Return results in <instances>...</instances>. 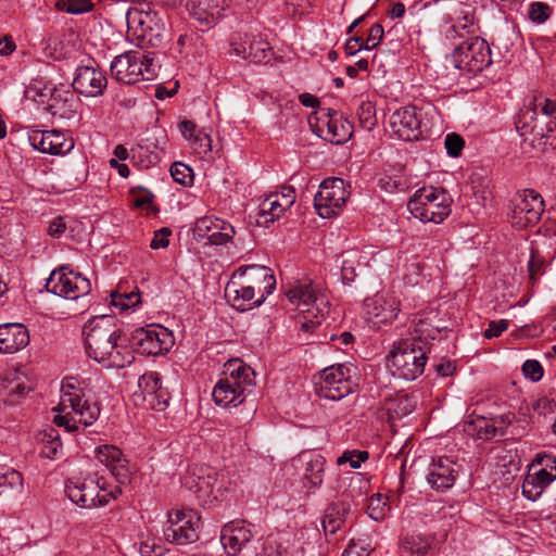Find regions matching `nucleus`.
Segmentation results:
<instances>
[{"label": "nucleus", "instance_id": "1", "mask_svg": "<svg viewBox=\"0 0 556 556\" xmlns=\"http://www.w3.org/2000/svg\"><path fill=\"white\" fill-rule=\"evenodd\" d=\"M83 332L87 353L96 362L116 368H123L132 362L134 357L121 342V332L112 317H93L85 324Z\"/></svg>", "mask_w": 556, "mask_h": 556}, {"label": "nucleus", "instance_id": "2", "mask_svg": "<svg viewBox=\"0 0 556 556\" xmlns=\"http://www.w3.org/2000/svg\"><path fill=\"white\" fill-rule=\"evenodd\" d=\"M470 27H472L471 20L464 16V22L459 21L451 25L445 36L450 40L463 39L462 42L456 43L451 54L453 65L459 71L478 73L491 64V50L484 39L468 36L471 33Z\"/></svg>", "mask_w": 556, "mask_h": 556}, {"label": "nucleus", "instance_id": "3", "mask_svg": "<svg viewBox=\"0 0 556 556\" xmlns=\"http://www.w3.org/2000/svg\"><path fill=\"white\" fill-rule=\"evenodd\" d=\"M72 381L73 378H66L63 381L60 402L53 409L56 412L53 422L59 427H64L68 432L77 431L78 424L85 428L92 425L100 415L98 404L90 403L86 399L84 390Z\"/></svg>", "mask_w": 556, "mask_h": 556}, {"label": "nucleus", "instance_id": "4", "mask_svg": "<svg viewBox=\"0 0 556 556\" xmlns=\"http://www.w3.org/2000/svg\"><path fill=\"white\" fill-rule=\"evenodd\" d=\"M255 386V372L240 359L225 364L224 377L215 384L212 396L220 407L238 406Z\"/></svg>", "mask_w": 556, "mask_h": 556}, {"label": "nucleus", "instance_id": "5", "mask_svg": "<svg viewBox=\"0 0 556 556\" xmlns=\"http://www.w3.org/2000/svg\"><path fill=\"white\" fill-rule=\"evenodd\" d=\"M127 28L128 35L137 41V46L156 47L162 42L165 23L159 13L147 4L128 11Z\"/></svg>", "mask_w": 556, "mask_h": 556}, {"label": "nucleus", "instance_id": "6", "mask_svg": "<svg viewBox=\"0 0 556 556\" xmlns=\"http://www.w3.org/2000/svg\"><path fill=\"white\" fill-rule=\"evenodd\" d=\"M412 215L422 223H442L451 213L448 197L442 189H418L407 203Z\"/></svg>", "mask_w": 556, "mask_h": 556}, {"label": "nucleus", "instance_id": "7", "mask_svg": "<svg viewBox=\"0 0 556 556\" xmlns=\"http://www.w3.org/2000/svg\"><path fill=\"white\" fill-rule=\"evenodd\" d=\"M68 498L83 508H93L108 505L121 493L119 486L109 490L103 478L97 475L89 476L84 480L70 481L65 486Z\"/></svg>", "mask_w": 556, "mask_h": 556}, {"label": "nucleus", "instance_id": "8", "mask_svg": "<svg viewBox=\"0 0 556 556\" xmlns=\"http://www.w3.org/2000/svg\"><path fill=\"white\" fill-rule=\"evenodd\" d=\"M426 361V350L419 343L404 341L391 351L388 366L393 376L412 381L424 372Z\"/></svg>", "mask_w": 556, "mask_h": 556}, {"label": "nucleus", "instance_id": "9", "mask_svg": "<svg viewBox=\"0 0 556 556\" xmlns=\"http://www.w3.org/2000/svg\"><path fill=\"white\" fill-rule=\"evenodd\" d=\"M110 70L113 78L127 85L135 84L141 78L152 79L155 75L153 59L134 50L115 56Z\"/></svg>", "mask_w": 556, "mask_h": 556}, {"label": "nucleus", "instance_id": "10", "mask_svg": "<svg viewBox=\"0 0 556 556\" xmlns=\"http://www.w3.org/2000/svg\"><path fill=\"white\" fill-rule=\"evenodd\" d=\"M227 483L225 476L214 469L194 470L184 478V485L195 495L199 504L204 507L212 506L223 498Z\"/></svg>", "mask_w": 556, "mask_h": 556}, {"label": "nucleus", "instance_id": "11", "mask_svg": "<svg viewBox=\"0 0 556 556\" xmlns=\"http://www.w3.org/2000/svg\"><path fill=\"white\" fill-rule=\"evenodd\" d=\"M339 319L340 312L331 307L328 295L324 291L315 290V334L319 338L320 344H325L327 340L333 341L338 338ZM339 339L348 345L353 341V334L344 331L339 336Z\"/></svg>", "mask_w": 556, "mask_h": 556}, {"label": "nucleus", "instance_id": "12", "mask_svg": "<svg viewBox=\"0 0 556 556\" xmlns=\"http://www.w3.org/2000/svg\"><path fill=\"white\" fill-rule=\"evenodd\" d=\"M352 125L337 111L319 106L315 98V136L332 144H342L352 136Z\"/></svg>", "mask_w": 556, "mask_h": 556}, {"label": "nucleus", "instance_id": "13", "mask_svg": "<svg viewBox=\"0 0 556 556\" xmlns=\"http://www.w3.org/2000/svg\"><path fill=\"white\" fill-rule=\"evenodd\" d=\"M200 516L192 509L176 510L168 514L164 538L167 542L186 545L199 539Z\"/></svg>", "mask_w": 556, "mask_h": 556}, {"label": "nucleus", "instance_id": "14", "mask_svg": "<svg viewBox=\"0 0 556 556\" xmlns=\"http://www.w3.org/2000/svg\"><path fill=\"white\" fill-rule=\"evenodd\" d=\"M49 292L66 300H76L91 291L90 281L66 266L53 270L47 279Z\"/></svg>", "mask_w": 556, "mask_h": 556}, {"label": "nucleus", "instance_id": "15", "mask_svg": "<svg viewBox=\"0 0 556 556\" xmlns=\"http://www.w3.org/2000/svg\"><path fill=\"white\" fill-rule=\"evenodd\" d=\"M350 369L344 365H332L324 368L315 381V394L327 400L339 401L353 392L349 375Z\"/></svg>", "mask_w": 556, "mask_h": 556}, {"label": "nucleus", "instance_id": "16", "mask_svg": "<svg viewBox=\"0 0 556 556\" xmlns=\"http://www.w3.org/2000/svg\"><path fill=\"white\" fill-rule=\"evenodd\" d=\"M544 212V201L534 190H523L513 200L509 220L513 227L522 229L535 225Z\"/></svg>", "mask_w": 556, "mask_h": 556}, {"label": "nucleus", "instance_id": "17", "mask_svg": "<svg viewBox=\"0 0 556 556\" xmlns=\"http://www.w3.org/2000/svg\"><path fill=\"white\" fill-rule=\"evenodd\" d=\"M399 312L400 301L389 292H379L364 301L365 319L372 329H380L392 323Z\"/></svg>", "mask_w": 556, "mask_h": 556}, {"label": "nucleus", "instance_id": "18", "mask_svg": "<svg viewBox=\"0 0 556 556\" xmlns=\"http://www.w3.org/2000/svg\"><path fill=\"white\" fill-rule=\"evenodd\" d=\"M346 191L341 178L325 179L315 194V212L321 218H330L337 214V210L344 204Z\"/></svg>", "mask_w": 556, "mask_h": 556}, {"label": "nucleus", "instance_id": "19", "mask_svg": "<svg viewBox=\"0 0 556 556\" xmlns=\"http://www.w3.org/2000/svg\"><path fill=\"white\" fill-rule=\"evenodd\" d=\"M394 136L405 141L419 140L424 134L422 112L413 105L396 110L390 117Z\"/></svg>", "mask_w": 556, "mask_h": 556}, {"label": "nucleus", "instance_id": "20", "mask_svg": "<svg viewBox=\"0 0 556 556\" xmlns=\"http://www.w3.org/2000/svg\"><path fill=\"white\" fill-rule=\"evenodd\" d=\"M134 343L142 354L161 355L174 345V336L165 327L139 328L132 334Z\"/></svg>", "mask_w": 556, "mask_h": 556}, {"label": "nucleus", "instance_id": "21", "mask_svg": "<svg viewBox=\"0 0 556 556\" xmlns=\"http://www.w3.org/2000/svg\"><path fill=\"white\" fill-rule=\"evenodd\" d=\"M28 141L34 149L52 155H65L75 147L73 137L58 129L31 130Z\"/></svg>", "mask_w": 556, "mask_h": 556}, {"label": "nucleus", "instance_id": "22", "mask_svg": "<svg viewBox=\"0 0 556 556\" xmlns=\"http://www.w3.org/2000/svg\"><path fill=\"white\" fill-rule=\"evenodd\" d=\"M138 388L135 396L141 399L147 408L161 412L167 407L169 395L167 390L162 388L157 372L143 374L138 380Z\"/></svg>", "mask_w": 556, "mask_h": 556}, {"label": "nucleus", "instance_id": "23", "mask_svg": "<svg viewBox=\"0 0 556 556\" xmlns=\"http://www.w3.org/2000/svg\"><path fill=\"white\" fill-rule=\"evenodd\" d=\"M341 256V276L344 282L354 281L358 271L371 267V263L377 262V256L382 257L379 252H375L370 247L361 250L352 249L342 253Z\"/></svg>", "mask_w": 556, "mask_h": 556}, {"label": "nucleus", "instance_id": "24", "mask_svg": "<svg viewBox=\"0 0 556 556\" xmlns=\"http://www.w3.org/2000/svg\"><path fill=\"white\" fill-rule=\"evenodd\" d=\"M257 534L255 526L245 521H231L222 529L220 540L229 556H236Z\"/></svg>", "mask_w": 556, "mask_h": 556}, {"label": "nucleus", "instance_id": "25", "mask_svg": "<svg viewBox=\"0 0 556 556\" xmlns=\"http://www.w3.org/2000/svg\"><path fill=\"white\" fill-rule=\"evenodd\" d=\"M244 274L245 269H236L225 288L226 298L240 311L257 306L255 303L257 296L253 288L248 286Z\"/></svg>", "mask_w": 556, "mask_h": 556}, {"label": "nucleus", "instance_id": "26", "mask_svg": "<svg viewBox=\"0 0 556 556\" xmlns=\"http://www.w3.org/2000/svg\"><path fill=\"white\" fill-rule=\"evenodd\" d=\"M96 458L104 465L119 484L130 482L132 471L123 452L114 445H102L96 448Z\"/></svg>", "mask_w": 556, "mask_h": 556}, {"label": "nucleus", "instance_id": "27", "mask_svg": "<svg viewBox=\"0 0 556 556\" xmlns=\"http://www.w3.org/2000/svg\"><path fill=\"white\" fill-rule=\"evenodd\" d=\"M238 269H245V280L248 286L253 288L256 294V305H262L265 299L273 293L276 288V279L273 270L267 266L262 265H247Z\"/></svg>", "mask_w": 556, "mask_h": 556}, {"label": "nucleus", "instance_id": "28", "mask_svg": "<svg viewBox=\"0 0 556 556\" xmlns=\"http://www.w3.org/2000/svg\"><path fill=\"white\" fill-rule=\"evenodd\" d=\"M194 231L197 235L206 239L211 244L222 245L230 241L236 231L232 225L226 220L213 217L204 216L195 222Z\"/></svg>", "mask_w": 556, "mask_h": 556}, {"label": "nucleus", "instance_id": "29", "mask_svg": "<svg viewBox=\"0 0 556 556\" xmlns=\"http://www.w3.org/2000/svg\"><path fill=\"white\" fill-rule=\"evenodd\" d=\"M45 91L50 93L47 101V108L52 116L71 119L75 116L78 108V99L74 91L65 86L48 88Z\"/></svg>", "mask_w": 556, "mask_h": 556}, {"label": "nucleus", "instance_id": "30", "mask_svg": "<svg viewBox=\"0 0 556 556\" xmlns=\"http://www.w3.org/2000/svg\"><path fill=\"white\" fill-rule=\"evenodd\" d=\"M106 84V77L100 70L80 66L76 70L72 86L75 91L86 97H98L103 93Z\"/></svg>", "mask_w": 556, "mask_h": 556}, {"label": "nucleus", "instance_id": "31", "mask_svg": "<svg viewBox=\"0 0 556 556\" xmlns=\"http://www.w3.org/2000/svg\"><path fill=\"white\" fill-rule=\"evenodd\" d=\"M231 48L237 56L254 63H263L269 60V43L258 35H244L240 41H232Z\"/></svg>", "mask_w": 556, "mask_h": 556}, {"label": "nucleus", "instance_id": "32", "mask_svg": "<svg viewBox=\"0 0 556 556\" xmlns=\"http://www.w3.org/2000/svg\"><path fill=\"white\" fill-rule=\"evenodd\" d=\"M287 296L298 311L296 318L301 329L308 331L312 328V319L309 317L313 302L312 282L294 286L287 292Z\"/></svg>", "mask_w": 556, "mask_h": 556}, {"label": "nucleus", "instance_id": "33", "mask_svg": "<svg viewBox=\"0 0 556 556\" xmlns=\"http://www.w3.org/2000/svg\"><path fill=\"white\" fill-rule=\"evenodd\" d=\"M31 390L27 377L20 370L5 372L0 382V395L11 405H15Z\"/></svg>", "mask_w": 556, "mask_h": 556}, {"label": "nucleus", "instance_id": "34", "mask_svg": "<svg viewBox=\"0 0 556 556\" xmlns=\"http://www.w3.org/2000/svg\"><path fill=\"white\" fill-rule=\"evenodd\" d=\"M456 475V464L451 458L442 456L431 464L427 481L435 490H445L453 486Z\"/></svg>", "mask_w": 556, "mask_h": 556}, {"label": "nucleus", "instance_id": "35", "mask_svg": "<svg viewBox=\"0 0 556 556\" xmlns=\"http://www.w3.org/2000/svg\"><path fill=\"white\" fill-rule=\"evenodd\" d=\"M29 343V333L22 324L0 325V353H15Z\"/></svg>", "mask_w": 556, "mask_h": 556}, {"label": "nucleus", "instance_id": "36", "mask_svg": "<svg viewBox=\"0 0 556 556\" xmlns=\"http://www.w3.org/2000/svg\"><path fill=\"white\" fill-rule=\"evenodd\" d=\"M226 0H189L188 8L191 16L201 26L210 27L225 10Z\"/></svg>", "mask_w": 556, "mask_h": 556}, {"label": "nucleus", "instance_id": "37", "mask_svg": "<svg viewBox=\"0 0 556 556\" xmlns=\"http://www.w3.org/2000/svg\"><path fill=\"white\" fill-rule=\"evenodd\" d=\"M179 130L185 139L188 140L189 146L200 156H205L212 150L211 137L197 128V125L188 119H184L178 125Z\"/></svg>", "mask_w": 556, "mask_h": 556}, {"label": "nucleus", "instance_id": "38", "mask_svg": "<svg viewBox=\"0 0 556 556\" xmlns=\"http://www.w3.org/2000/svg\"><path fill=\"white\" fill-rule=\"evenodd\" d=\"M294 202L292 195H279V193L269 194L260 204V219L258 223H273L279 218L287 207H290Z\"/></svg>", "mask_w": 556, "mask_h": 556}, {"label": "nucleus", "instance_id": "39", "mask_svg": "<svg viewBox=\"0 0 556 556\" xmlns=\"http://www.w3.org/2000/svg\"><path fill=\"white\" fill-rule=\"evenodd\" d=\"M554 480L551 473L548 475L546 471H541L538 468L532 469L531 466L521 485L522 494L530 501H536L542 495L545 488Z\"/></svg>", "mask_w": 556, "mask_h": 556}, {"label": "nucleus", "instance_id": "40", "mask_svg": "<svg viewBox=\"0 0 556 556\" xmlns=\"http://www.w3.org/2000/svg\"><path fill=\"white\" fill-rule=\"evenodd\" d=\"M41 451L40 454L49 459L60 458L63 454V446L61 443L58 430L50 428L41 434Z\"/></svg>", "mask_w": 556, "mask_h": 556}, {"label": "nucleus", "instance_id": "41", "mask_svg": "<svg viewBox=\"0 0 556 556\" xmlns=\"http://www.w3.org/2000/svg\"><path fill=\"white\" fill-rule=\"evenodd\" d=\"M345 505L342 503L331 504L325 511L321 526L325 533H336L344 521Z\"/></svg>", "mask_w": 556, "mask_h": 556}, {"label": "nucleus", "instance_id": "42", "mask_svg": "<svg viewBox=\"0 0 556 556\" xmlns=\"http://www.w3.org/2000/svg\"><path fill=\"white\" fill-rule=\"evenodd\" d=\"M415 408L412 399L406 394L397 395L388 402L387 410L391 419L402 418L410 414Z\"/></svg>", "mask_w": 556, "mask_h": 556}, {"label": "nucleus", "instance_id": "43", "mask_svg": "<svg viewBox=\"0 0 556 556\" xmlns=\"http://www.w3.org/2000/svg\"><path fill=\"white\" fill-rule=\"evenodd\" d=\"M431 546V541L422 534H413L406 538L402 544V548L410 556H425Z\"/></svg>", "mask_w": 556, "mask_h": 556}, {"label": "nucleus", "instance_id": "44", "mask_svg": "<svg viewBox=\"0 0 556 556\" xmlns=\"http://www.w3.org/2000/svg\"><path fill=\"white\" fill-rule=\"evenodd\" d=\"M23 489L22 473L14 469L0 468V496L8 494L11 491L20 492Z\"/></svg>", "mask_w": 556, "mask_h": 556}, {"label": "nucleus", "instance_id": "45", "mask_svg": "<svg viewBox=\"0 0 556 556\" xmlns=\"http://www.w3.org/2000/svg\"><path fill=\"white\" fill-rule=\"evenodd\" d=\"M140 302V295L138 292L131 291L121 292V290L111 292V304L117 307L119 311H126Z\"/></svg>", "mask_w": 556, "mask_h": 556}, {"label": "nucleus", "instance_id": "46", "mask_svg": "<svg viewBox=\"0 0 556 556\" xmlns=\"http://www.w3.org/2000/svg\"><path fill=\"white\" fill-rule=\"evenodd\" d=\"M357 116L363 128L370 130L377 124L376 109L370 101H363L357 109Z\"/></svg>", "mask_w": 556, "mask_h": 556}, {"label": "nucleus", "instance_id": "47", "mask_svg": "<svg viewBox=\"0 0 556 556\" xmlns=\"http://www.w3.org/2000/svg\"><path fill=\"white\" fill-rule=\"evenodd\" d=\"M528 105L533 114L541 112L545 116H552L556 113V101L551 100L542 94L533 96Z\"/></svg>", "mask_w": 556, "mask_h": 556}, {"label": "nucleus", "instance_id": "48", "mask_svg": "<svg viewBox=\"0 0 556 556\" xmlns=\"http://www.w3.org/2000/svg\"><path fill=\"white\" fill-rule=\"evenodd\" d=\"M552 15V8L541 1L531 2L528 10V17L535 24L545 23Z\"/></svg>", "mask_w": 556, "mask_h": 556}, {"label": "nucleus", "instance_id": "49", "mask_svg": "<svg viewBox=\"0 0 556 556\" xmlns=\"http://www.w3.org/2000/svg\"><path fill=\"white\" fill-rule=\"evenodd\" d=\"M170 175L176 182L182 186H189L193 181V170L181 162H175L170 166Z\"/></svg>", "mask_w": 556, "mask_h": 556}, {"label": "nucleus", "instance_id": "50", "mask_svg": "<svg viewBox=\"0 0 556 556\" xmlns=\"http://www.w3.org/2000/svg\"><path fill=\"white\" fill-rule=\"evenodd\" d=\"M388 509L389 508L386 502L382 501L380 494H374L369 497L367 505V514L371 519L376 521L382 520L386 517Z\"/></svg>", "mask_w": 556, "mask_h": 556}, {"label": "nucleus", "instance_id": "51", "mask_svg": "<svg viewBox=\"0 0 556 556\" xmlns=\"http://www.w3.org/2000/svg\"><path fill=\"white\" fill-rule=\"evenodd\" d=\"M56 5L70 14H81L91 11L93 8L91 0H67L66 2L59 1Z\"/></svg>", "mask_w": 556, "mask_h": 556}, {"label": "nucleus", "instance_id": "52", "mask_svg": "<svg viewBox=\"0 0 556 556\" xmlns=\"http://www.w3.org/2000/svg\"><path fill=\"white\" fill-rule=\"evenodd\" d=\"M545 263L542 256L533 249L531 250V257L528 262L529 279L534 283L544 274Z\"/></svg>", "mask_w": 556, "mask_h": 556}, {"label": "nucleus", "instance_id": "53", "mask_svg": "<svg viewBox=\"0 0 556 556\" xmlns=\"http://www.w3.org/2000/svg\"><path fill=\"white\" fill-rule=\"evenodd\" d=\"M532 469L538 468L541 471H546V473H551V477L556 479V458L549 454H539L531 465Z\"/></svg>", "mask_w": 556, "mask_h": 556}, {"label": "nucleus", "instance_id": "54", "mask_svg": "<svg viewBox=\"0 0 556 556\" xmlns=\"http://www.w3.org/2000/svg\"><path fill=\"white\" fill-rule=\"evenodd\" d=\"M167 548L156 542L155 539H148L140 544L139 553L141 556H165Z\"/></svg>", "mask_w": 556, "mask_h": 556}, {"label": "nucleus", "instance_id": "55", "mask_svg": "<svg viewBox=\"0 0 556 556\" xmlns=\"http://www.w3.org/2000/svg\"><path fill=\"white\" fill-rule=\"evenodd\" d=\"M368 458L367 452L361 451H346L344 452L338 459L337 463L342 465L344 463H350V466L353 469H357L361 467V464Z\"/></svg>", "mask_w": 556, "mask_h": 556}, {"label": "nucleus", "instance_id": "56", "mask_svg": "<svg viewBox=\"0 0 556 556\" xmlns=\"http://www.w3.org/2000/svg\"><path fill=\"white\" fill-rule=\"evenodd\" d=\"M465 141L462 136L452 132L445 137L444 146L446 152L452 157H457L464 148Z\"/></svg>", "mask_w": 556, "mask_h": 556}, {"label": "nucleus", "instance_id": "57", "mask_svg": "<svg viewBox=\"0 0 556 556\" xmlns=\"http://www.w3.org/2000/svg\"><path fill=\"white\" fill-rule=\"evenodd\" d=\"M67 229L72 231V227L68 225L66 217L58 216L49 223L47 232L51 238H61L65 235Z\"/></svg>", "mask_w": 556, "mask_h": 556}, {"label": "nucleus", "instance_id": "58", "mask_svg": "<svg viewBox=\"0 0 556 556\" xmlns=\"http://www.w3.org/2000/svg\"><path fill=\"white\" fill-rule=\"evenodd\" d=\"M383 27L380 24H375L370 27L366 40H364L365 50H372L376 48L383 38Z\"/></svg>", "mask_w": 556, "mask_h": 556}, {"label": "nucleus", "instance_id": "59", "mask_svg": "<svg viewBox=\"0 0 556 556\" xmlns=\"http://www.w3.org/2000/svg\"><path fill=\"white\" fill-rule=\"evenodd\" d=\"M522 371L532 381H539L543 376V368L538 361L528 359L522 365Z\"/></svg>", "mask_w": 556, "mask_h": 556}, {"label": "nucleus", "instance_id": "60", "mask_svg": "<svg viewBox=\"0 0 556 556\" xmlns=\"http://www.w3.org/2000/svg\"><path fill=\"white\" fill-rule=\"evenodd\" d=\"M169 236L170 230L168 228H161L160 230L155 231L154 237L151 240L150 248L153 250L166 248L169 244Z\"/></svg>", "mask_w": 556, "mask_h": 556}, {"label": "nucleus", "instance_id": "61", "mask_svg": "<svg viewBox=\"0 0 556 556\" xmlns=\"http://www.w3.org/2000/svg\"><path fill=\"white\" fill-rule=\"evenodd\" d=\"M508 328V321L506 319L490 321L488 329L484 331L486 339L500 337Z\"/></svg>", "mask_w": 556, "mask_h": 556}, {"label": "nucleus", "instance_id": "62", "mask_svg": "<svg viewBox=\"0 0 556 556\" xmlns=\"http://www.w3.org/2000/svg\"><path fill=\"white\" fill-rule=\"evenodd\" d=\"M535 136H540V144H543L545 149H554L556 147V129L548 126L547 131L544 132L541 128L535 132Z\"/></svg>", "mask_w": 556, "mask_h": 556}, {"label": "nucleus", "instance_id": "63", "mask_svg": "<svg viewBox=\"0 0 556 556\" xmlns=\"http://www.w3.org/2000/svg\"><path fill=\"white\" fill-rule=\"evenodd\" d=\"M344 49L349 55H354L365 49L364 39L359 36L352 37L346 41Z\"/></svg>", "mask_w": 556, "mask_h": 556}, {"label": "nucleus", "instance_id": "64", "mask_svg": "<svg viewBox=\"0 0 556 556\" xmlns=\"http://www.w3.org/2000/svg\"><path fill=\"white\" fill-rule=\"evenodd\" d=\"M16 49V45L11 37L5 36L0 38V54L10 55Z\"/></svg>", "mask_w": 556, "mask_h": 556}]
</instances>
